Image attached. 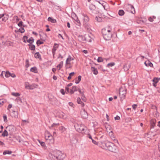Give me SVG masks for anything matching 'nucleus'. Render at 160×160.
<instances>
[{"instance_id":"nucleus-1","label":"nucleus","mask_w":160,"mask_h":160,"mask_svg":"<svg viewBox=\"0 0 160 160\" xmlns=\"http://www.w3.org/2000/svg\"><path fill=\"white\" fill-rule=\"evenodd\" d=\"M50 158L52 160H63L66 155L59 150H57L48 154Z\"/></svg>"},{"instance_id":"nucleus-2","label":"nucleus","mask_w":160,"mask_h":160,"mask_svg":"<svg viewBox=\"0 0 160 160\" xmlns=\"http://www.w3.org/2000/svg\"><path fill=\"white\" fill-rule=\"evenodd\" d=\"M112 29L110 27H106L102 29V33L103 38L106 40H110L112 36V33L111 32Z\"/></svg>"},{"instance_id":"nucleus-3","label":"nucleus","mask_w":160,"mask_h":160,"mask_svg":"<svg viewBox=\"0 0 160 160\" xmlns=\"http://www.w3.org/2000/svg\"><path fill=\"white\" fill-rule=\"evenodd\" d=\"M105 145L107 149L111 152H115L117 151V147L111 142H107L105 143Z\"/></svg>"},{"instance_id":"nucleus-4","label":"nucleus","mask_w":160,"mask_h":160,"mask_svg":"<svg viewBox=\"0 0 160 160\" xmlns=\"http://www.w3.org/2000/svg\"><path fill=\"white\" fill-rule=\"evenodd\" d=\"M75 129L78 132L82 133H84L87 128L83 124H76L74 126Z\"/></svg>"},{"instance_id":"nucleus-5","label":"nucleus","mask_w":160,"mask_h":160,"mask_svg":"<svg viewBox=\"0 0 160 160\" xmlns=\"http://www.w3.org/2000/svg\"><path fill=\"white\" fill-rule=\"evenodd\" d=\"M82 16L83 25L87 29H88L90 28V25L88 23L89 18L86 14H83Z\"/></svg>"},{"instance_id":"nucleus-6","label":"nucleus","mask_w":160,"mask_h":160,"mask_svg":"<svg viewBox=\"0 0 160 160\" xmlns=\"http://www.w3.org/2000/svg\"><path fill=\"white\" fill-rule=\"evenodd\" d=\"M45 138L47 142L50 145L53 144L54 142V140L53 136L49 133L46 134L45 135Z\"/></svg>"},{"instance_id":"nucleus-7","label":"nucleus","mask_w":160,"mask_h":160,"mask_svg":"<svg viewBox=\"0 0 160 160\" xmlns=\"http://www.w3.org/2000/svg\"><path fill=\"white\" fill-rule=\"evenodd\" d=\"M90 13L91 15H94L98 13L99 12L96 10L95 6L93 4L89 5Z\"/></svg>"},{"instance_id":"nucleus-8","label":"nucleus","mask_w":160,"mask_h":160,"mask_svg":"<svg viewBox=\"0 0 160 160\" xmlns=\"http://www.w3.org/2000/svg\"><path fill=\"white\" fill-rule=\"evenodd\" d=\"M126 8L128 11L134 14L135 13V8L131 4H127L126 5Z\"/></svg>"},{"instance_id":"nucleus-9","label":"nucleus","mask_w":160,"mask_h":160,"mask_svg":"<svg viewBox=\"0 0 160 160\" xmlns=\"http://www.w3.org/2000/svg\"><path fill=\"white\" fill-rule=\"evenodd\" d=\"M89 37V35H86L85 36L83 35H79L78 37L79 40L81 41H87L89 42H92V40L91 39H89L88 40H87V38Z\"/></svg>"},{"instance_id":"nucleus-10","label":"nucleus","mask_w":160,"mask_h":160,"mask_svg":"<svg viewBox=\"0 0 160 160\" xmlns=\"http://www.w3.org/2000/svg\"><path fill=\"white\" fill-rule=\"evenodd\" d=\"M58 44L57 43H55L53 48L52 49V52L53 57H54V55L55 54L56 51L58 49Z\"/></svg>"},{"instance_id":"nucleus-11","label":"nucleus","mask_w":160,"mask_h":160,"mask_svg":"<svg viewBox=\"0 0 160 160\" xmlns=\"http://www.w3.org/2000/svg\"><path fill=\"white\" fill-rule=\"evenodd\" d=\"M81 114L82 117L83 118H88V114L87 112L83 110L81 112Z\"/></svg>"},{"instance_id":"nucleus-12","label":"nucleus","mask_w":160,"mask_h":160,"mask_svg":"<svg viewBox=\"0 0 160 160\" xmlns=\"http://www.w3.org/2000/svg\"><path fill=\"white\" fill-rule=\"evenodd\" d=\"M11 116L12 117L15 118H18V112L17 111L13 110L11 112Z\"/></svg>"},{"instance_id":"nucleus-13","label":"nucleus","mask_w":160,"mask_h":160,"mask_svg":"<svg viewBox=\"0 0 160 160\" xmlns=\"http://www.w3.org/2000/svg\"><path fill=\"white\" fill-rule=\"evenodd\" d=\"M6 129L11 132H12L14 131V128L13 125H10L6 127Z\"/></svg>"},{"instance_id":"nucleus-14","label":"nucleus","mask_w":160,"mask_h":160,"mask_svg":"<svg viewBox=\"0 0 160 160\" xmlns=\"http://www.w3.org/2000/svg\"><path fill=\"white\" fill-rule=\"evenodd\" d=\"M77 91L78 89L77 86H74L72 87V89H70V92L71 94H72L74 93L75 92Z\"/></svg>"},{"instance_id":"nucleus-15","label":"nucleus","mask_w":160,"mask_h":160,"mask_svg":"<svg viewBox=\"0 0 160 160\" xmlns=\"http://www.w3.org/2000/svg\"><path fill=\"white\" fill-rule=\"evenodd\" d=\"M122 90L121 89L120 90L119 94L122 96V98H123L125 96L126 94V90Z\"/></svg>"},{"instance_id":"nucleus-16","label":"nucleus","mask_w":160,"mask_h":160,"mask_svg":"<svg viewBox=\"0 0 160 160\" xmlns=\"http://www.w3.org/2000/svg\"><path fill=\"white\" fill-rule=\"evenodd\" d=\"M74 60V58H72L70 55H69L68 56V58H67L66 62V64H70V62L71 60Z\"/></svg>"},{"instance_id":"nucleus-17","label":"nucleus","mask_w":160,"mask_h":160,"mask_svg":"<svg viewBox=\"0 0 160 160\" xmlns=\"http://www.w3.org/2000/svg\"><path fill=\"white\" fill-rule=\"evenodd\" d=\"M91 70L93 72V74L96 75L98 74V71L97 69L95 68L94 67H91Z\"/></svg>"},{"instance_id":"nucleus-18","label":"nucleus","mask_w":160,"mask_h":160,"mask_svg":"<svg viewBox=\"0 0 160 160\" xmlns=\"http://www.w3.org/2000/svg\"><path fill=\"white\" fill-rule=\"evenodd\" d=\"M156 120L154 119H152L151 120V128H154L155 125Z\"/></svg>"},{"instance_id":"nucleus-19","label":"nucleus","mask_w":160,"mask_h":160,"mask_svg":"<svg viewBox=\"0 0 160 160\" xmlns=\"http://www.w3.org/2000/svg\"><path fill=\"white\" fill-rule=\"evenodd\" d=\"M105 136L104 135H102L101 136H99L97 137L98 139H99L100 140H101L100 141V142L101 143H103V142L104 140H105Z\"/></svg>"},{"instance_id":"nucleus-20","label":"nucleus","mask_w":160,"mask_h":160,"mask_svg":"<svg viewBox=\"0 0 160 160\" xmlns=\"http://www.w3.org/2000/svg\"><path fill=\"white\" fill-rule=\"evenodd\" d=\"M144 64L147 67L150 66L152 67L153 66V64L149 61H146L144 62Z\"/></svg>"},{"instance_id":"nucleus-21","label":"nucleus","mask_w":160,"mask_h":160,"mask_svg":"<svg viewBox=\"0 0 160 160\" xmlns=\"http://www.w3.org/2000/svg\"><path fill=\"white\" fill-rule=\"evenodd\" d=\"M77 102L78 104H81L82 107L84 106V104L82 102L80 98H77Z\"/></svg>"},{"instance_id":"nucleus-22","label":"nucleus","mask_w":160,"mask_h":160,"mask_svg":"<svg viewBox=\"0 0 160 160\" xmlns=\"http://www.w3.org/2000/svg\"><path fill=\"white\" fill-rule=\"evenodd\" d=\"M48 21L52 23H55L57 22V21L55 19H54L51 17H48Z\"/></svg>"},{"instance_id":"nucleus-23","label":"nucleus","mask_w":160,"mask_h":160,"mask_svg":"<svg viewBox=\"0 0 160 160\" xmlns=\"http://www.w3.org/2000/svg\"><path fill=\"white\" fill-rule=\"evenodd\" d=\"M5 44V41L3 36H2L0 38V44L4 45Z\"/></svg>"},{"instance_id":"nucleus-24","label":"nucleus","mask_w":160,"mask_h":160,"mask_svg":"<svg viewBox=\"0 0 160 160\" xmlns=\"http://www.w3.org/2000/svg\"><path fill=\"white\" fill-rule=\"evenodd\" d=\"M152 81L153 82V83H152L153 85L155 87L156 86V84L158 83V78H154L152 80Z\"/></svg>"},{"instance_id":"nucleus-25","label":"nucleus","mask_w":160,"mask_h":160,"mask_svg":"<svg viewBox=\"0 0 160 160\" xmlns=\"http://www.w3.org/2000/svg\"><path fill=\"white\" fill-rule=\"evenodd\" d=\"M34 57L36 58L41 59V55L39 52L36 53L34 54Z\"/></svg>"},{"instance_id":"nucleus-26","label":"nucleus","mask_w":160,"mask_h":160,"mask_svg":"<svg viewBox=\"0 0 160 160\" xmlns=\"http://www.w3.org/2000/svg\"><path fill=\"white\" fill-rule=\"evenodd\" d=\"M30 71L32 72H33L35 73H37L38 72L37 69L36 67H33L32 68L30 69Z\"/></svg>"},{"instance_id":"nucleus-27","label":"nucleus","mask_w":160,"mask_h":160,"mask_svg":"<svg viewBox=\"0 0 160 160\" xmlns=\"http://www.w3.org/2000/svg\"><path fill=\"white\" fill-rule=\"evenodd\" d=\"M6 102V100L5 99H0V107L2 106L3 104Z\"/></svg>"},{"instance_id":"nucleus-28","label":"nucleus","mask_w":160,"mask_h":160,"mask_svg":"<svg viewBox=\"0 0 160 160\" xmlns=\"http://www.w3.org/2000/svg\"><path fill=\"white\" fill-rule=\"evenodd\" d=\"M82 76L80 75H79L78 77V79L76 78L75 80V82L76 84H78L79 83L81 80Z\"/></svg>"},{"instance_id":"nucleus-29","label":"nucleus","mask_w":160,"mask_h":160,"mask_svg":"<svg viewBox=\"0 0 160 160\" xmlns=\"http://www.w3.org/2000/svg\"><path fill=\"white\" fill-rule=\"evenodd\" d=\"M95 19L96 21L99 22H101L102 21V18L100 16H96L95 18Z\"/></svg>"},{"instance_id":"nucleus-30","label":"nucleus","mask_w":160,"mask_h":160,"mask_svg":"<svg viewBox=\"0 0 160 160\" xmlns=\"http://www.w3.org/2000/svg\"><path fill=\"white\" fill-rule=\"evenodd\" d=\"M34 42V39L32 37H31L28 39L27 40V42L29 43L30 44H32Z\"/></svg>"},{"instance_id":"nucleus-31","label":"nucleus","mask_w":160,"mask_h":160,"mask_svg":"<svg viewBox=\"0 0 160 160\" xmlns=\"http://www.w3.org/2000/svg\"><path fill=\"white\" fill-rule=\"evenodd\" d=\"M29 49L31 50H34L35 48V46L33 44H29L28 45Z\"/></svg>"},{"instance_id":"nucleus-32","label":"nucleus","mask_w":160,"mask_h":160,"mask_svg":"<svg viewBox=\"0 0 160 160\" xmlns=\"http://www.w3.org/2000/svg\"><path fill=\"white\" fill-rule=\"evenodd\" d=\"M63 64V62L61 61L60 62V63L57 66V68L58 70H59L62 67Z\"/></svg>"},{"instance_id":"nucleus-33","label":"nucleus","mask_w":160,"mask_h":160,"mask_svg":"<svg viewBox=\"0 0 160 160\" xmlns=\"http://www.w3.org/2000/svg\"><path fill=\"white\" fill-rule=\"evenodd\" d=\"M37 86L38 85L35 84H33L32 85H30L29 89L32 90L34 88H36Z\"/></svg>"},{"instance_id":"nucleus-34","label":"nucleus","mask_w":160,"mask_h":160,"mask_svg":"<svg viewBox=\"0 0 160 160\" xmlns=\"http://www.w3.org/2000/svg\"><path fill=\"white\" fill-rule=\"evenodd\" d=\"M5 16L2 18V21L5 22L6 21L8 18V16L7 14H4Z\"/></svg>"},{"instance_id":"nucleus-35","label":"nucleus","mask_w":160,"mask_h":160,"mask_svg":"<svg viewBox=\"0 0 160 160\" xmlns=\"http://www.w3.org/2000/svg\"><path fill=\"white\" fill-rule=\"evenodd\" d=\"M12 152L11 151L6 150L3 152V154L4 155H5L7 154H10L12 153Z\"/></svg>"},{"instance_id":"nucleus-36","label":"nucleus","mask_w":160,"mask_h":160,"mask_svg":"<svg viewBox=\"0 0 160 160\" xmlns=\"http://www.w3.org/2000/svg\"><path fill=\"white\" fill-rule=\"evenodd\" d=\"M74 74L75 73L74 72L70 73L69 74L68 77V80H70L71 79V77L73 76Z\"/></svg>"},{"instance_id":"nucleus-37","label":"nucleus","mask_w":160,"mask_h":160,"mask_svg":"<svg viewBox=\"0 0 160 160\" xmlns=\"http://www.w3.org/2000/svg\"><path fill=\"white\" fill-rule=\"evenodd\" d=\"M71 16L72 18L75 20H76L78 19V18L76 15L74 13L72 14L71 15Z\"/></svg>"},{"instance_id":"nucleus-38","label":"nucleus","mask_w":160,"mask_h":160,"mask_svg":"<svg viewBox=\"0 0 160 160\" xmlns=\"http://www.w3.org/2000/svg\"><path fill=\"white\" fill-rule=\"evenodd\" d=\"M2 136L4 137L8 136V132L6 130H5L2 134Z\"/></svg>"},{"instance_id":"nucleus-39","label":"nucleus","mask_w":160,"mask_h":160,"mask_svg":"<svg viewBox=\"0 0 160 160\" xmlns=\"http://www.w3.org/2000/svg\"><path fill=\"white\" fill-rule=\"evenodd\" d=\"M25 88L27 89H29L30 85L28 82H25Z\"/></svg>"},{"instance_id":"nucleus-40","label":"nucleus","mask_w":160,"mask_h":160,"mask_svg":"<svg viewBox=\"0 0 160 160\" xmlns=\"http://www.w3.org/2000/svg\"><path fill=\"white\" fill-rule=\"evenodd\" d=\"M118 13L120 16H122L124 14V12L123 10H120Z\"/></svg>"},{"instance_id":"nucleus-41","label":"nucleus","mask_w":160,"mask_h":160,"mask_svg":"<svg viewBox=\"0 0 160 160\" xmlns=\"http://www.w3.org/2000/svg\"><path fill=\"white\" fill-rule=\"evenodd\" d=\"M115 65V63L114 62H112L108 63L107 65V67L109 68L110 67H112Z\"/></svg>"},{"instance_id":"nucleus-42","label":"nucleus","mask_w":160,"mask_h":160,"mask_svg":"<svg viewBox=\"0 0 160 160\" xmlns=\"http://www.w3.org/2000/svg\"><path fill=\"white\" fill-rule=\"evenodd\" d=\"M104 59L102 58L101 57H99L97 59V61L99 62H102L103 61Z\"/></svg>"},{"instance_id":"nucleus-43","label":"nucleus","mask_w":160,"mask_h":160,"mask_svg":"<svg viewBox=\"0 0 160 160\" xmlns=\"http://www.w3.org/2000/svg\"><path fill=\"white\" fill-rule=\"evenodd\" d=\"M123 68L124 71H127L128 70L129 67L127 66V64H125L123 66Z\"/></svg>"},{"instance_id":"nucleus-44","label":"nucleus","mask_w":160,"mask_h":160,"mask_svg":"<svg viewBox=\"0 0 160 160\" xmlns=\"http://www.w3.org/2000/svg\"><path fill=\"white\" fill-rule=\"evenodd\" d=\"M36 43L38 46H39V45L43 44V42L39 40H38L37 41Z\"/></svg>"},{"instance_id":"nucleus-45","label":"nucleus","mask_w":160,"mask_h":160,"mask_svg":"<svg viewBox=\"0 0 160 160\" xmlns=\"http://www.w3.org/2000/svg\"><path fill=\"white\" fill-rule=\"evenodd\" d=\"M81 99H82L84 101L86 102V98L85 96V95L84 94H82L81 95Z\"/></svg>"},{"instance_id":"nucleus-46","label":"nucleus","mask_w":160,"mask_h":160,"mask_svg":"<svg viewBox=\"0 0 160 160\" xmlns=\"http://www.w3.org/2000/svg\"><path fill=\"white\" fill-rule=\"evenodd\" d=\"M28 37L27 36H24L22 38V40L24 42H26V40H27L28 39Z\"/></svg>"},{"instance_id":"nucleus-47","label":"nucleus","mask_w":160,"mask_h":160,"mask_svg":"<svg viewBox=\"0 0 160 160\" xmlns=\"http://www.w3.org/2000/svg\"><path fill=\"white\" fill-rule=\"evenodd\" d=\"M75 21L76 22V24L78 26H80L81 25V23L80 20L78 19H78Z\"/></svg>"},{"instance_id":"nucleus-48","label":"nucleus","mask_w":160,"mask_h":160,"mask_svg":"<svg viewBox=\"0 0 160 160\" xmlns=\"http://www.w3.org/2000/svg\"><path fill=\"white\" fill-rule=\"evenodd\" d=\"M11 76V73L9 72H7L5 74V76L6 77L8 78Z\"/></svg>"},{"instance_id":"nucleus-49","label":"nucleus","mask_w":160,"mask_h":160,"mask_svg":"<svg viewBox=\"0 0 160 160\" xmlns=\"http://www.w3.org/2000/svg\"><path fill=\"white\" fill-rule=\"evenodd\" d=\"M98 2L100 4H101L103 6V7L104 9H105V6L104 5V4L105 2H103V1H99Z\"/></svg>"},{"instance_id":"nucleus-50","label":"nucleus","mask_w":160,"mask_h":160,"mask_svg":"<svg viewBox=\"0 0 160 160\" xmlns=\"http://www.w3.org/2000/svg\"><path fill=\"white\" fill-rule=\"evenodd\" d=\"M59 129L62 132H64L65 130V128L63 126L60 127Z\"/></svg>"},{"instance_id":"nucleus-51","label":"nucleus","mask_w":160,"mask_h":160,"mask_svg":"<svg viewBox=\"0 0 160 160\" xmlns=\"http://www.w3.org/2000/svg\"><path fill=\"white\" fill-rule=\"evenodd\" d=\"M12 95L14 96H16V97L19 96L20 95V94L19 93H17H17L13 92L12 93Z\"/></svg>"},{"instance_id":"nucleus-52","label":"nucleus","mask_w":160,"mask_h":160,"mask_svg":"<svg viewBox=\"0 0 160 160\" xmlns=\"http://www.w3.org/2000/svg\"><path fill=\"white\" fill-rule=\"evenodd\" d=\"M19 32L21 33H23L24 32L25 30L23 28H22L21 29H19Z\"/></svg>"},{"instance_id":"nucleus-53","label":"nucleus","mask_w":160,"mask_h":160,"mask_svg":"<svg viewBox=\"0 0 160 160\" xmlns=\"http://www.w3.org/2000/svg\"><path fill=\"white\" fill-rule=\"evenodd\" d=\"M4 121L5 122H7V116L6 115L4 114L3 116Z\"/></svg>"},{"instance_id":"nucleus-54","label":"nucleus","mask_w":160,"mask_h":160,"mask_svg":"<svg viewBox=\"0 0 160 160\" xmlns=\"http://www.w3.org/2000/svg\"><path fill=\"white\" fill-rule=\"evenodd\" d=\"M39 142L41 144V145L43 147H44L45 146V144L44 142H40L39 141Z\"/></svg>"},{"instance_id":"nucleus-55","label":"nucleus","mask_w":160,"mask_h":160,"mask_svg":"<svg viewBox=\"0 0 160 160\" xmlns=\"http://www.w3.org/2000/svg\"><path fill=\"white\" fill-rule=\"evenodd\" d=\"M59 125V124L58 123H53L52 126L50 127V128H52L54 127H55L56 125Z\"/></svg>"},{"instance_id":"nucleus-56","label":"nucleus","mask_w":160,"mask_h":160,"mask_svg":"<svg viewBox=\"0 0 160 160\" xmlns=\"http://www.w3.org/2000/svg\"><path fill=\"white\" fill-rule=\"evenodd\" d=\"M23 22L22 21H20L18 24V25L19 27H22V25Z\"/></svg>"},{"instance_id":"nucleus-57","label":"nucleus","mask_w":160,"mask_h":160,"mask_svg":"<svg viewBox=\"0 0 160 160\" xmlns=\"http://www.w3.org/2000/svg\"><path fill=\"white\" fill-rule=\"evenodd\" d=\"M60 92L62 95L65 94L64 90L63 89H61L60 90Z\"/></svg>"},{"instance_id":"nucleus-58","label":"nucleus","mask_w":160,"mask_h":160,"mask_svg":"<svg viewBox=\"0 0 160 160\" xmlns=\"http://www.w3.org/2000/svg\"><path fill=\"white\" fill-rule=\"evenodd\" d=\"M65 90L66 93H68L69 92V89L68 87L66 86L65 88Z\"/></svg>"},{"instance_id":"nucleus-59","label":"nucleus","mask_w":160,"mask_h":160,"mask_svg":"<svg viewBox=\"0 0 160 160\" xmlns=\"http://www.w3.org/2000/svg\"><path fill=\"white\" fill-rule=\"evenodd\" d=\"M78 91L79 92L82 94H84L83 93L84 92V91L81 90L80 89H78Z\"/></svg>"},{"instance_id":"nucleus-60","label":"nucleus","mask_w":160,"mask_h":160,"mask_svg":"<svg viewBox=\"0 0 160 160\" xmlns=\"http://www.w3.org/2000/svg\"><path fill=\"white\" fill-rule=\"evenodd\" d=\"M114 118H115V120H119L120 119V117H119V116H117L116 117H115Z\"/></svg>"},{"instance_id":"nucleus-61","label":"nucleus","mask_w":160,"mask_h":160,"mask_svg":"<svg viewBox=\"0 0 160 160\" xmlns=\"http://www.w3.org/2000/svg\"><path fill=\"white\" fill-rule=\"evenodd\" d=\"M113 138H114L113 141L115 143H118V140L117 139L115 138L114 137H113Z\"/></svg>"},{"instance_id":"nucleus-62","label":"nucleus","mask_w":160,"mask_h":160,"mask_svg":"<svg viewBox=\"0 0 160 160\" xmlns=\"http://www.w3.org/2000/svg\"><path fill=\"white\" fill-rule=\"evenodd\" d=\"M148 20L151 22H152L153 21V18H152L151 17H150L148 18Z\"/></svg>"},{"instance_id":"nucleus-63","label":"nucleus","mask_w":160,"mask_h":160,"mask_svg":"<svg viewBox=\"0 0 160 160\" xmlns=\"http://www.w3.org/2000/svg\"><path fill=\"white\" fill-rule=\"evenodd\" d=\"M137 106V105L136 104H133L132 107V108H133L134 109V110H135V109L136 108V107Z\"/></svg>"},{"instance_id":"nucleus-64","label":"nucleus","mask_w":160,"mask_h":160,"mask_svg":"<svg viewBox=\"0 0 160 160\" xmlns=\"http://www.w3.org/2000/svg\"><path fill=\"white\" fill-rule=\"evenodd\" d=\"M92 142L94 144H98V142L93 139L92 140Z\"/></svg>"}]
</instances>
